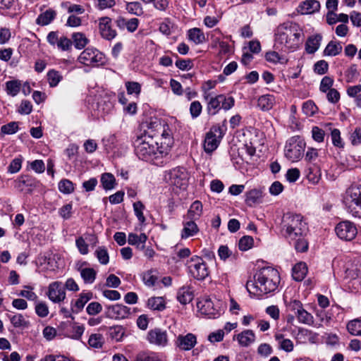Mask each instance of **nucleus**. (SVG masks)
I'll return each instance as SVG.
<instances>
[{
	"instance_id": "0eeeda50",
	"label": "nucleus",
	"mask_w": 361,
	"mask_h": 361,
	"mask_svg": "<svg viewBox=\"0 0 361 361\" xmlns=\"http://www.w3.org/2000/svg\"><path fill=\"white\" fill-rule=\"evenodd\" d=\"M305 142L300 136H293L286 142L285 147V156L291 161H297L304 154Z\"/></svg>"
},
{
	"instance_id": "8fccbe9b",
	"label": "nucleus",
	"mask_w": 361,
	"mask_h": 361,
	"mask_svg": "<svg viewBox=\"0 0 361 361\" xmlns=\"http://www.w3.org/2000/svg\"><path fill=\"white\" fill-rule=\"evenodd\" d=\"M254 243L252 237L245 235L242 237L238 243V247L242 251H246L250 249Z\"/></svg>"
},
{
	"instance_id": "a19ab883",
	"label": "nucleus",
	"mask_w": 361,
	"mask_h": 361,
	"mask_svg": "<svg viewBox=\"0 0 361 361\" xmlns=\"http://www.w3.org/2000/svg\"><path fill=\"white\" fill-rule=\"evenodd\" d=\"M348 332L353 336H361V319H355L347 324Z\"/></svg>"
},
{
	"instance_id": "2f4dec72",
	"label": "nucleus",
	"mask_w": 361,
	"mask_h": 361,
	"mask_svg": "<svg viewBox=\"0 0 361 361\" xmlns=\"http://www.w3.org/2000/svg\"><path fill=\"white\" fill-rule=\"evenodd\" d=\"M202 213V204L201 202L196 200L190 206L187 216L189 219L195 220L200 218Z\"/></svg>"
},
{
	"instance_id": "13d9d810",
	"label": "nucleus",
	"mask_w": 361,
	"mask_h": 361,
	"mask_svg": "<svg viewBox=\"0 0 361 361\" xmlns=\"http://www.w3.org/2000/svg\"><path fill=\"white\" fill-rule=\"evenodd\" d=\"M332 143L337 147H343V142L341 137V133L338 129L334 128L331 133Z\"/></svg>"
},
{
	"instance_id": "58836bf2",
	"label": "nucleus",
	"mask_w": 361,
	"mask_h": 361,
	"mask_svg": "<svg viewBox=\"0 0 361 361\" xmlns=\"http://www.w3.org/2000/svg\"><path fill=\"white\" fill-rule=\"evenodd\" d=\"M73 42L75 47L78 49H82L89 42L88 39L82 32H74L72 35Z\"/></svg>"
},
{
	"instance_id": "412c9836",
	"label": "nucleus",
	"mask_w": 361,
	"mask_h": 361,
	"mask_svg": "<svg viewBox=\"0 0 361 361\" xmlns=\"http://www.w3.org/2000/svg\"><path fill=\"white\" fill-rule=\"evenodd\" d=\"M183 228L180 234L182 239L194 236L199 232V228L192 219L183 222Z\"/></svg>"
},
{
	"instance_id": "603ef678",
	"label": "nucleus",
	"mask_w": 361,
	"mask_h": 361,
	"mask_svg": "<svg viewBox=\"0 0 361 361\" xmlns=\"http://www.w3.org/2000/svg\"><path fill=\"white\" fill-rule=\"evenodd\" d=\"M109 334L113 339L116 340V341H120L123 338L125 334V331L122 326H115L110 328Z\"/></svg>"
},
{
	"instance_id": "49530a36",
	"label": "nucleus",
	"mask_w": 361,
	"mask_h": 361,
	"mask_svg": "<svg viewBox=\"0 0 361 361\" xmlns=\"http://www.w3.org/2000/svg\"><path fill=\"white\" fill-rule=\"evenodd\" d=\"M9 318L14 327H27L29 324L21 314L10 315Z\"/></svg>"
},
{
	"instance_id": "6ab92c4d",
	"label": "nucleus",
	"mask_w": 361,
	"mask_h": 361,
	"mask_svg": "<svg viewBox=\"0 0 361 361\" xmlns=\"http://www.w3.org/2000/svg\"><path fill=\"white\" fill-rule=\"evenodd\" d=\"M320 3L317 0H306L300 4L297 11L302 15H308L318 11Z\"/></svg>"
},
{
	"instance_id": "cd10ccee",
	"label": "nucleus",
	"mask_w": 361,
	"mask_h": 361,
	"mask_svg": "<svg viewBox=\"0 0 361 361\" xmlns=\"http://www.w3.org/2000/svg\"><path fill=\"white\" fill-rule=\"evenodd\" d=\"M56 13L55 11L49 9L39 15L36 20V23L39 25H49L56 17Z\"/></svg>"
},
{
	"instance_id": "f8f14e48",
	"label": "nucleus",
	"mask_w": 361,
	"mask_h": 361,
	"mask_svg": "<svg viewBox=\"0 0 361 361\" xmlns=\"http://www.w3.org/2000/svg\"><path fill=\"white\" fill-rule=\"evenodd\" d=\"M143 135H149L157 140H158L159 137H161V139L164 141L166 137H171L170 134L165 128V126L158 120L151 121L147 124V129L145 130Z\"/></svg>"
},
{
	"instance_id": "0e129e2a",
	"label": "nucleus",
	"mask_w": 361,
	"mask_h": 361,
	"mask_svg": "<svg viewBox=\"0 0 361 361\" xmlns=\"http://www.w3.org/2000/svg\"><path fill=\"white\" fill-rule=\"evenodd\" d=\"M75 245L80 254L87 255L89 252L88 244L82 237H79L76 239Z\"/></svg>"
},
{
	"instance_id": "9d476101",
	"label": "nucleus",
	"mask_w": 361,
	"mask_h": 361,
	"mask_svg": "<svg viewBox=\"0 0 361 361\" xmlns=\"http://www.w3.org/2000/svg\"><path fill=\"white\" fill-rule=\"evenodd\" d=\"M188 268L192 276L197 280H204L209 274L208 266L201 257L197 256L191 257Z\"/></svg>"
},
{
	"instance_id": "4be33fe9",
	"label": "nucleus",
	"mask_w": 361,
	"mask_h": 361,
	"mask_svg": "<svg viewBox=\"0 0 361 361\" xmlns=\"http://www.w3.org/2000/svg\"><path fill=\"white\" fill-rule=\"evenodd\" d=\"M147 240V236L145 233H142L140 235L130 233L128 237V243L131 245L136 246L138 250H144L145 245Z\"/></svg>"
},
{
	"instance_id": "774afa93",
	"label": "nucleus",
	"mask_w": 361,
	"mask_h": 361,
	"mask_svg": "<svg viewBox=\"0 0 361 361\" xmlns=\"http://www.w3.org/2000/svg\"><path fill=\"white\" fill-rule=\"evenodd\" d=\"M350 142L353 145L361 144V128H356L350 135Z\"/></svg>"
},
{
	"instance_id": "393cba45",
	"label": "nucleus",
	"mask_w": 361,
	"mask_h": 361,
	"mask_svg": "<svg viewBox=\"0 0 361 361\" xmlns=\"http://www.w3.org/2000/svg\"><path fill=\"white\" fill-rule=\"evenodd\" d=\"M274 338L278 343L279 349L287 353H290L293 350L294 345L293 341L289 338H286L283 334L276 333L274 335Z\"/></svg>"
},
{
	"instance_id": "c03bdc74",
	"label": "nucleus",
	"mask_w": 361,
	"mask_h": 361,
	"mask_svg": "<svg viewBox=\"0 0 361 361\" xmlns=\"http://www.w3.org/2000/svg\"><path fill=\"white\" fill-rule=\"evenodd\" d=\"M145 209V207L141 201H137L133 203V210L140 224H144L145 222V217L143 214V211Z\"/></svg>"
},
{
	"instance_id": "680f3d73",
	"label": "nucleus",
	"mask_w": 361,
	"mask_h": 361,
	"mask_svg": "<svg viewBox=\"0 0 361 361\" xmlns=\"http://www.w3.org/2000/svg\"><path fill=\"white\" fill-rule=\"evenodd\" d=\"M25 290H22L18 293L19 296L27 298L29 300L35 301L37 299V295L32 291V288L30 286H25Z\"/></svg>"
},
{
	"instance_id": "4468645a",
	"label": "nucleus",
	"mask_w": 361,
	"mask_h": 361,
	"mask_svg": "<svg viewBox=\"0 0 361 361\" xmlns=\"http://www.w3.org/2000/svg\"><path fill=\"white\" fill-rule=\"evenodd\" d=\"M147 339L151 344L164 347L168 343L167 332L159 328L151 329L147 333Z\"/></svg>"
},
{
	"instance_id": "1a4fd4ad",
	"label": "nucleus",
	"mask_w": 361,
	"mask_h": 361,
	"mask_svg": "<svg viewBox=\"0 0 361 361\" xmlns=\"http://www.w3.org/2000/svg\"><path fill=\"white\" fill-rule=\"evenodd\" d=\"M224 135V130L219 126L212 127L206 133L204 141V149L207 154L214 152L219 146L221 138Z\"/></svg>"
},
{
	"instance_id": "5fc2aeb1",
	"label": "nucleus",
	"mask_w": 361,
	"mask_h": 361,
	"mask_svg": "<svg viewBox=\"0 0 361 361\" xmlns=\"http://www.w3.org/2000/svg\"><path fill=\"white\" fill-rule=\"evenodd\" d=\"M266 60L274 63H285L286 60L281 56L276 51H269L265 55Z\"/></svg>"
},
{
	"instance_id": "aec40b11",
	"label": "nucleus",
	"mask_w": 361,
	"mask_h": 361,
	"mask_svg": "<svg viewBox=\"0 0 361 361\" xmlns=\"http://www.w3.org/2000/svg\"><path fill=\"white\" fill-rule=\"evenodd\" d=\"M255 334L252 330L247 329L236 336L238 343L243 347H247L255 341Z\"/></svg>"
},
{
	"instance_id": "bf43d9fd",
	"label": "nucleus",
	"mask_w": 361,
	"mask_h": 361,
	"mask_svg": "<svg viewBox=\"0 0 361 361\" xmlns=\"http://www.w3.org/2000/svg\"><path fill=\"white\" fill-rule=\"evenodd\" d=\"M126 87L129 94H135L138 95L141 91V86L137 82H126Z\"/></svg>"
},
{
	"instance_id": "dca6fc26",
	"label": "nucleus",
	"mask_w": 361,
	"mask_h": 361,
	"mask_svg": "<svg viewBox=\"0 0 361 361\" xmlns=\"http://www.w3.org/2000/svg\"><path fill=\"white\" fill-rule=\"evenodd\" d=\"M99 30L102 38L112 40L117 33L111 27V19L109 17H102L99 20Z\"/></svg>"
},
{
	"instance_id": "9b49d317",
	"label": "nucleus",
	"mask_w": 361,
	"mask_h": 361,
	"mask_svg": "<svg viewBox=\"0 0 361 361\" xmlns=\"http://www.w3.org/2000/svg\"><path fill=\"white\" fill-rule=\"evenodd\" d=\"M335 231L339 238L347 241L353 240L357 233L355 226L348 221L339 223L336 226Z\"/></svg>"
},
{
	"instance_id": "09e8293b",
	"label": "nucleus",
	"mask_w": 361,
	"mask_h": 361,
	"mask_svg": "<svg viewBox=\"0 0 361 361\" xmlns=\"http://www.w3.org/2000/svg\"><path fill=\"white\" fill-rule=\"evenodd\" d=\"M95 255L102 264H107L109 263V256L107 250L104 247H99L95 251Z\"/></svg>"
},
{
	"instance_id": "f3484780",
	"label": "nucleus",
	"mask_w": 361,
	"mask_h": 361,
	"mask_svg": "<svg viewBox=\"0 0 361 361\" xmlns=\"http://www.w3.org/2000/svg\"><path fill=\"white\" fill-rule=\"evenodd\" d=\"M197 344V337L192 333H188L186 335H178L175 345L181 350H190L192 349Z\"/></svg>"
},
{
	"instance_id": "39448f33",
	"label": "nucleus",
	"mask_w": 361,
	"mask_h": 361,
	"mask_svg": "<svg viewBox=\"0 0 361 361\" xmlns=\"http://www.w3.org/2000/svg\"><path fill=\"white\" fill-rule=\"evenodd\" d=\"M287 312L293 313L298 322L311 326L314 323V317L311 313L305 310L302 303L298 300H287L284 299Z\"/></svg>"
},
{
	"instance_id": "e2e57ef3",
	"label": "nucleus",
	"mask_w": 361,
	"mask_h": 361,
	"mask_svg": "<svg viewBox=\"0 0 361 361\" xmlns=\"http://www.w3.org/2000/svg\"><path fill=\"white\" fill-rule=\"evenodd\" d=\"M324 131L318 126H314L312 128V136L314 141L322 142L324 138Z\"/></svg>"
},
{
	"instance_id": "c85d7f7f",
	"label": "nucleus",
	"mask_w": 361,
	"mask_h": 361,
	"mask_svg": "<svg viewBox=\"0 0 361 361\" xmlns=\"http://www.w3.org/2000/svg\"><path fill=\"white\" fill-rule=\"evenodd\" d=\"M222 99L223 94H219L215 97L210 98L207 104L209 114L215 115L221 109Z\"/></svg>"
},
{
	"instance_id": "f704fd0d",
	"label": "nucleus",
	"mask_w": 361,
	"mask_h": 361,
	"mask_svg": "<svg viewBox=\"0 0 361 361\" xmlns=\"http://www.w3.org/2000/svg\"><path fill=\"white\" fill-rule=\"evenodd\" d=\"M80 276L85 283H92L97 276V271L93 268H80Z\"/></svg>"
},
{
	"instance_id": "338daca9",
	"label": "nucleus",
	"mask_w": 361,
	"mask_h": 361,
	"mask_svg": "<svg viewBox=\"0 0 361 361\" xmlns=\"http://www.w3.org/2000/svg\"><path fill=\"white\" fill-rule=\"evenodd\" d=\"M334 80L329 76H325L322 78L319 90L323 92H326L329 90L331 89V86L333 85Z\"/></svg>"
},
{
	"instance_id": "79ce46f5",
	"label": "nucleus",
	"mask_w": 361,
	"mask_h": 361,
	"mask_svg": "<svg viewBox=\"0 0 361 361\" xmlns=\"http://www.w3.org/2000/svg\"><path fill=\"white\" fill-rule=\"evenodd\" d=\"M18 123L12 121L1 127L0 135L1 136H4L5 135H12L18 132Z\"/></svg>"
},
{
	"instance_id": "20e7f679",
	"label": "nucleus",
	"mask_w": 361,
	"mask_h": 361,
	"mask_svg": "<svg viewBox=\"0 0 361 361\" xmlns=\"http://www.w3.org/2000/svg\"><path fill=\"white\" fill-rule=\"evenodd\" d=\"M307 231V224L302 215L288 213L283 216V232L288 240H296L298 237L304 236Z\"/></svg>"
},
{
	"instance_id": "a878e982",
	"label": "nucleus",
	"mask_w": 361,
	"mask_h": 361,
	"mask_svg": "<svg viewBox=\"0 0 361 361\" xmlns=\"http://www.w3.org/2000/svg\"><path fill=\"white\" fill-rule=\"evenodd\" d=\"M194 297L193 291L189 286L181 287L177 293V300L183 305L190 302Z\"/></svg>"
},
{
	"instance_id": "7ed1b4c3",
	"label": "nucleus",
	"mask_w": 361,
	"mask_h": 361,
	"mask_svg": "<svg viewBox=\"0 0 361 361\" xmlns=\"http://www.w3.org/2000/svg\"><path fill=\"white\" fill-rule=\"evenodd\" d=\"M279 271L272 267H263L254 275V281L247 282L246 288L250 293L265 295L275 291L280 283Z\"/></svg>"
},
{
	"instance_id": "4d7b16f0",
	"label": "nucleus",
	"mask_w": 361,
	"mask_h": 361,
	"mask_svg": "<svg viewBox=\"0 0 361 361\" xmlns=\"http://www.w3.org/2000/svg\"><path fill=\"white\" fill-rule=\"evenodd\" d=\"M23 159L18 157L12 160L8 167V171L11 173H16L18 172L22 166Z\"/></svg>"
},
{
	"instance_id": "b1692460",
	"label": "nucleus",
	"mask_w": 361,
	"mask_h": 361,
	"mask_svg": "<svg viewBox=\"0 0 361 361\" xmlns=\"http://www.w3.org/2000/svg\"><path fill=\"white\" fill-rule=\"evenodd\" d=\"M322 36L320 34L308 37L305 44V50L308 54H314L319 48Z\"/></svg>"
},
{
	"instance_id": "473e14b6",
	"label": "nucleus",
	"mask_w": 361,
	"mask_h": 361,
	"mask_svg": "<svg viewBox=\"0 0 361 361\" xmlns=\"http://www.w3.org/2000/svg\"><path fill=\"white\" fill-rule=\"evenodd\" d=\"M188 36L189 39L196 44H202L205 41L204 34L200 28L190 29L188 31Z\"/></svg>"
},
{
	"instance_id": "6e6d98bb",
	"label": "nucleus",
	"mask_w": 361,
	"mask_h": 361,
	"mask_svg": "<svg viewBox=\"0 0 361 361\" xmlns=\"http://www.w3.org/2000/svg\"><path fill=\"white\" fill-rule=\"evenodd\" d=\"M317 107L311 100L305 102L302 105V111L305 115L308 116H313L317 111Z\"/></svg>"
},
{
	"instance_id": "2eb2a0df",
	"label": "nucleus",
	"mask_w": 361,
	"mask_h": 361,
	"mask_svg": "<svg viewBox=\"0 0 361 361\" xmlns=\"http://www.w3.org/2000/svg\"><path fill=\"white\" fill-rule=\"evenodd\" d=\"M106 316L111 319H123L130 315V309L127 306L116 304L106 307Z\"/></svg>"
},
{
	"instance_id": "e433bc0d",
	"label": "nucleus",
	"mask_w": 361,
	"mask_h": 361,
	"mask_svg": "<svg viewBox=\"0 0 361 361\" xmlns=\"http://www.w3.org/2000/svg\"><path fill=\"white\" fill-rule=\"evenodd\" d=\"M47 81L51 87H54L62 80L63 76L60 72L51 69L47 74Z\"/></svg>"
},
{
	"instance_id": "052dcab7",
	"label": "nucleus",
	"mask_w": 361,
	"mask_h": 361,
	"mask_svg": "<svg viewBox=\"0 0 361 361\" xmlns=\"http://www.w3.org/2000/svg\"><path fill=\"white\" fill-rule=\"evenodd\" d=\"M329 68L328 63L324 60L317 61L314 66V71L319 75L325 74Z\"/></svg>"
},
{
	"instance_id": "ddd939ff",
	"label": "nucleus",
	"mask_w": 361,
	"mask_h": 361,
	"mask_svg": "<svg viewBox=\"0 0 361 361\" xmlns=\"http://www.w3.org/2000/svg\"><path fill=\"white\" fill-rule=\"evenodd\" d=\"M47 295L54 303H60L66 299V291L61 281H54L48 286Z\"/></svg>"
},
{
	"instance_id": "69168bd1",
	"label": "nucleus",
	"mask_w": 361,
	"mask_h": 361,
	"mask_svg": "<svg viewBox=\"0 0 361 361\" xmlns=\"http://www.w3.org/2000/svg\"><path fill=\"white\" fill-rule=\"evenodd\" d=\"M102 307L98 302H90L86 308V311L90 315L97 314L102 311Z\"/></svg>"
},
{
	"instance_id": "c756f323",
	"label": "nucleus",
	"mask_w": 361,
	"mask_h": 361,
	"mask_svg": "<svg viewBox=\"0 0 361 361\" xmlns=\"http://www.w3.org/2000/svg\"><path fill=\"white\" fill-rule=\"evenodd\" d=\"M342 46L338 42L330 41L324 50V56H335L342 51Z\"/></svg>"
},
{
	"instance_id": "864d4df0",
	"label": "nucleus",
	"mask_w": 361,
	"mask_h": 361,
	"mask_svg": "<svg viewBox=\"0 0 361 361\" xmlns=\"http://www.w3.org/2000/svg\"><path fill=\"white\" fill-rule=\"evenodd\" d=\"M104 342V338L100 334H92L88 340V343L91 347L93 348H101Z\"/></svg>"
},
{
	"instance_id": "6e6552de",
	"label": "nucleus",
	"mask_w": 361,
	"mask_h": 361,
	"mask_svg": "<svg viewBox=\"0 0 361 361\" xmlns=\"http://www.w3.org/2000/svg\"><path fill=\"white\" fill-rule=\"evenodd\" d=\"M78 61L87 66H99L105 63V56L96 48L87 47L80 53Z\"/></svg>"
},
{
	"instance_id": "a18cd8bd",
	"label": "nucleus",
	"mask_w": 361,
	"mask_h": 361,
	"mask_svg": "<svg viewBox=\"0 0 361 361\" xmlns=\"http://www.w3.org/2000/svg\"><path fill=\"white\" fill-rule=\"evenodd\" d=\"M135 361H161L159 356L154 353H140L137 355Z\"/></svg>"
},
{
	"instance_id": "72a5a7b5",
	"label": "nucleus",
	"mask_w": 361,
	"mask_h": 361,
	"mask_svg": "<svg viewBox=\"0 0 361 361\" xmlns=\"http://www.w3.org/2000/svg\"><path fill=\"white\" fill-rule=\"evenodd\" d=\"M245 202L249 206L258 203L262 197V191L259 189H252L245 194Z\"/></svg>"
},
{
	"instance_id": "c9c22d12",
	"label": "nucleus",
	"mask_w": 361,
	"mask_h": 361,
	"mask_svg": "<svg viewBox=\"0 0 361 361\" xmlns=\"http://www.w3.org/2000/svg\"><path fill=\"white\" fill-rule=\"evenodd\" d=\"M101 183L104 190H112L116 185V178L113 174L105 173L102 175Z\"/></svg>"
},
{
	"instance_id": "de8ad7c7",
	"label": "nucleus",
	"mask_w": 361,
	"mask_h": 361,
	"mask_svg": "<svg viewBox=\"0 0 361 361\" xmlns=\"http://www.w3.org/2000/svg\"><path fill=\"white\" fill-rule=\"evenodd\" d=\"M294 243L295 249L297 252H305L308 250V243L304 238V236L298 237L296 240H289Z\"/></svg>"
},
{
	"instance_id": "bb28decb",
	"label": "nucleus",
	"mask_w": 361,
	"mask_h": 361,
	"mask_svg": "<svg viewBox=\"0 0 361 361\" xmlns=\"http://www.w3.org/2000/svg\"><path fill=\"white\" fill-rule=\"evenodd\" d=\"M307 273V267L305 262L297 263L293 268V278L297 281H302Z\"/></svg>"
},
{
	"instance_id": "ea45409f",
	"label": "nucleus",
	"mask_w": 361,
	"mask_h": 361,
	"mask_svg": "<svg viewBox=\"0 0 361 361\" xmlns=\"http://www.w3.org/2000/svg\"><path fill=\"white\" fill-rule=\"evenodd\" d=\"M21 88V83L18 80H9L6 82V93L12 97L16 96Z\"/></svg>"
},
{
	"instance_id": "a211bd4d",
	"label": "nucleus",
	"mask_w": 361,
	"mask_h": 361,
	"mask_svg": "<svg viewBox=\"0 0 361 361\" xmlns=\"http://www.w3.org/2000/svg\"><path fill=\"white\" fill-rule=\"evenodd\" d=\"M197 307L201 314L207 316L209 318H216L220 315L219 310L215 307L210 298L199 302Z\"/></svg>"
},
{
	"instance_id": "f03ea898",
	"label": "nucleus",
	"mask_w": 361,
	"mask_h": 361,
	"mask_svg": "<svg viewBox=\"0 0 361 361\" xmlns=\"http://www.w3.org/2000/svg\"><path fill=\"white\" fill-rule=\"evenodd\" d=\"M302 29L294 22L287 21L278 25L274 32V47L281 50H294L302 42Z\"/></svg>"
},
{
	"instance_id": "37998d69",
	"label": "nucleus",
	"mask_w": 361,
	"mask_h": 361,
	"mask_svg": "<svg viewBox=\"0 0 361 361\" xmlns=\"http://www.w3.org/2000/svg\"><path fill=\"white\" fill-rule=\"evenodd\" d=\"M59 190L63 194H71L74 191V185L68 179H62L58 185Z\"/></svg>"
},
{
	"instance_id": "4c0bfd02",
	"label": "nucleus",
	"mask_w": 361,
	"mask_h": 361,
	"mask_svg": "<svg viewBox=\"0 0 361 361\" xmlns=\"http://www.w3.org/2000/svg\"><path fill=\"white\" fill-rule=\"evenodd\" d=\"M147 305L154 310L162 311L166 308L165 300L162 297H153L148 300Z\"/></svg>"
},
{
	"instance_id": "423d86ee",
	"label": "nucleus",
	"mask_w": 361,
	"mask_h": 361,
	"mask_svg": "<svg viewBox=\"0 0 361 361\" xmlns=\"http://www.w3.org/2000/svg\"><path fill=\"white\" fill-rule=\"evenodd\" d=\"M345 203L350 214L361 218V185L352 186L347 190Z\"/></svg>"
},
{
	"instance_id": "5701e85b",
	"label": "nucleus",
	"mask_w": 361,
	"mask_h": 361,
	"mask_svg": "<svg viewBox=\"0 0 361 361\" xmlns=\"http://www.w3.org/2000/svg\"><path fill=\"white\" fill-rule=\"evenodd\" d=\"M92 298V293H82L80 294L79 298L75 300L74 304L72 305L71 311L73 313H78L81 311L85 305Z\"/></svg>"
},
{
	"instance_id": "f257e3e1",
	"label": "nucleus",
	"mask_w": 361,
	"mask_h": 361,
	"mask_svg": "<svg viewBox=\"0 0 361 361\" xmlns=\"http://www.w3.org/2000/svg\"><path fill=\"white\" fill-rule=\"evenodd\" d=\"M172 144L171 138L165 137V141L159 146L158 140L149 135H142L135 141V152L140 159L145 161H154L166 156Z\"/></svg>"
},
{
	"instance_id": "7c9ffc66",
	"label": "nucleus",
	"mask_w": 361,
	"mask_h": 361,
	"mask_svg": "<svg viewBox=\"0 0 361 361\" xmlns=\"http://www.w3.org/2000/svg\"><path fill=\"white\" fill-rule=\"evenodd\" d=\"M274 102L275 99L273 95L265 94L258 99L257 105L262 111H268L273 107Z\"/></svg>"
},
{
	"instance_id": "3c124183",
	"label": "nucleus",
	"mask_w": 361,
	"mask_h": 361,
	"mask_svg": "<svg viewBox=\"0 0 361 361\" xmlns=\"http://www.w3.org/2000/svg\"><path fill=\"white\" fill-rule=\"evenodd\" d=\"M126 8L129 13L135 16H141L143 13L142 6L139 2L127 3Z\"/></svg>"
}]
</instances>
